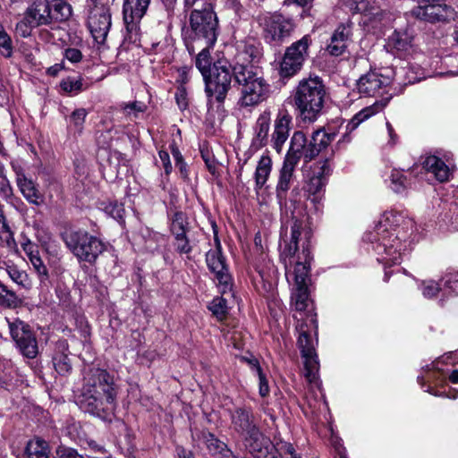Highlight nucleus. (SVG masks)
<instances>
[{"instance_id":"nucleus-42","label":"nucleus","mask_w":458,"mask_h":458,"mask_svg":"<svg viewBox=\"0 0 458 458\" xmlns=\"http://www.w3.org/2000/svg\"><path fill=\"white\" fill-rule=\"evenodd\" d=\"M30 261L38 275L40 282L44 284L48 281V270L39 255H31Z\"/></svg>"},{"instance_id":"nucleus-19","label":"nucleus","mask_w":458,"mask_h":458,"mask_svg":"<svg viewBox=\"0 0 458 458\" xmlns=\"http://www.w3.org/2000/svg\"><path fill=\"white\" fill-rule=\"evenodd\" d=\"M389 75L370 72L361 76L358 81L360 93L374 97L380 93L383 86L387 83Z\"/></svg>"},{"instance_id":"nucleus-46","label":"nucleus","mask_w":458,"mask_h":458,"mask_svg":"<svg viewBox=\"0 0 458 458\" xmlns=\"http://www.w3.org/2000/svg\"><path fill=\"white\" fill-rule=\"evenodd\" d=\"M174 246L176 251L180 254H188L192 250V247L186 234H181L180 236L175 235Z\"/></svg>"},{"instance_id":"nucleus-52","label":"nucleus","mask_w":458,"mask_h":458,"mask_svg":"<svg viewBox=\"0 0 458 458\" xmlns=\"http://www.w3.org/2000/svg\"><path fill=\"white\" fill-rule=\"evenodd\" d=\"M0 48L2 49V55L6 56L11 55V38L4 30H0Z\"/></svg>"},{"instance_id":"nucleus-1","label":"nucleus","mask_w":458,"mask_h":458,"mask_svg":"<svg viewBox=\"0 0 458 458\" xmlns=\"http://www.w3.org/2000/svg\"><path fill=\"white\" fill-rule=\"evenodd\" d=\"M196 66L203 76L209 103L225 101L231 89L232 76L242 86L241 106H257L269 96V85L250 64L233 65L228 59H196Z\"/></svg>"},{"instance_id":"nucleus-36","label":"nucleus","mask_w":458,"mask_h":458,"mask_svg":"<svg viewBox=\"0 0 458 458\" xmlns=\"http://www.w3.org/2000/svg\"><path fill=\"white\" fill-rule=\"evenodd\" d=\"M170 230L174 236L187 234L189 231V222L184 213L178 211L174 214L171 218Z\"/></svg>"},{"instance_id":"nucleus-14","label":"nucleus","mask_w":458,"mask_h":458,"mask_svg":"<svg viewBox=\"0 0 458 458\" xmlns=\"http://www.w3.org/2000/svg\"><path fill=\"white\" fill-rule=\"evenodd\" d=\"M150 0H125L123 21L129 32L137 31L138 23L145 14Z\"/></svg>"},{"instance_id":"nucleus-47","label":"nucleus","mask_w":458,"mask_h":458,"mask_svg":"<svg viewBox=\"0 0 458 458\" xmlns=\"http://www.w3.org/2000/svg\"><path fill=\"white\" fill-rule=\"evenodd\" d=\"M55 453L56 458H84L76 449L65 445L58 446Z\"/></svg>"},{"instance_id":"nucleus-40","label":"nucleus","mask_w":458,"mask_h":458,"mask_svg":"<svg viewBox=\"0 0 458 458\" xmlns=\"http://www.w3.org/2000/svg\"><path fill=\"white\" fill-rule=\"evenodd\" d=\"M309 45V38L305 36L292 44V46L287 48L284 57H303V55L307 54Z\"/></svg>"},{"instance_id":"nucleus-6","label":"nucleus","mask_w":458,"mask_h":458,"mask_svg":"<svg viewBox=\"0 0 458 458\" xmlns=\"http://www.w3.org/2000/svg\"><path fill=\"white\" fill-rule=\"evenodd\" d=\"M377 234L381 235L378 242L373 246L377 254V260L387 266L399 264L402 259L403 243L397 234L387 232L382 222L377 228Z\"/></svg>"},{"instance_id":"nucleus-49","label":"nucleus","mask_w":458,"mask_h":458,"mask_svg":"<svg viewBox=\"0 0 458 458\" xmlns=\"http://www.w3.org/2000/svg\"><path fill=\"white\" fill-rule=\"evenodd\" d=\"M4 170V165L0 163V194L4 198H8L12 195V187Z\"/></svg>"},{"instance_id":"nucleus-23","label":"nucleus","mask_w":458,"mask_h":458,"mask_svg":"<svg viewBox=\"0 0 458 458\" xmlns=\"http://www.w3.org/2000/svg\"><path fill=\"white\" fill-rule=\"evenodd\" d=\"M389 99H390V97H387L381 100H377L372 105L361 109L347 123L346 130L349 131L355 130L362 122L368 120L374 114L382 111L384 109V107L387 105Z\"/></svg>"},{"instance_id":"nucleus-18","label":"nucleus","mask_w":458,"mask_h":458,"mask_svg":"<svg viewBox=\"0 0 458 458\" xmlns=\"http://www.w3.org/2000/svg\"><path fill=\"white\" fill-rule=\"evenodd\" d=\"M352 36V28L349 24H340L331 36L327 46V52L333 56H339L345 53Z\"/></svg>"},{"instance_id":"nucleus-15","label":"nucleus","mask_w":458,"mask_h":458,"mask_svg":"<svg viewBox=\"0 0 458 458\" xmlns=\"http://www.w3.org/2000/svg\"><path fill=\"white\" fill-rule=\"evenodd\" d=\"M292 116L286 110L278 113L271 135V145L277 153L282 151L283 146L289 137Z\"/></svg>"},{"instance_id":"nucleus-59","label":"nucleus","mask_w":458,"mask_h":458,"mask_svg":"<svg viewBox=\"0 0 458 458\" xmlns=\"http://www.w3.org/2000/svg\"><path fill=\"white\" fill-rule=\"evenodd\" d=\"M145 108H146V106L143 103L137 102V101L127 104L124 106V110L127 111L128 114H130L131 111L144 112Z\"/></svg>"},{"instance_id":"nucleus-62","label":"nucleus","mask_w":458,"mask_h":458,"mask_svg":"<svg viewBox=\"0 0 458 458\" xmlns=\"http://www.w3.org/2000/svg\"><path fill=\"white\" fill-rule=\"evenodd\" d=\"M24 251L29 256V259H30L31 255H38V250L37 246L33 245L31 242H27L22 246Z\"/></svg>"},{"instance_id":"nucleus-54","label":"nucleus","mask_w":458,"mask_h":458,"mask_svg":"<svg viewBox=\"0 0 458 458\" xmlns=\"http://www.w3.org/2000/svg\"><path fill=\"white\" fill-rule=\"evenodd\" d=\"M7 273L10 278L18 284L24 285V283L27 279L26 274L19 271L15 267H9L7 269Z\"/></svg>"},{"instance_id":"nucleus-53","label":"nucleus","mask_w":458,"mask_h":458,"mask_svg":"<svg viewBox=\"0 0 458 458\" xmlns=\"http://www.w3.org/2000/svg\"><path fill=\"white\" fill-rule=\"evenodd\" d=\"M61 87L66 92H78L81 90V82L79 81L67 79L61 82Z\"/></svg>"},{"instance_id":"nucleus-30","label":"nucleus","mask_w":458,"mask_h":458,"mask_svg":"<svg viewBox=\"0 0 458 458\" xmlns=\"http://www.w3.org/2000/svg\"><path fill=\"white\" fill-rule=\"evenodd\" d=\"M302 225L298 219H293L291 222V238L290 242L285 245L282 252V256L284 258H293L299 249L298 242L301 234Z\"/></svg>"},{"instance_id":"nucleus-44","label":"nucleus","mask_w":458,"mask_h":458,"mask_svg":"<svg viewBox=\"0 0 458 458\" xmlns=\"http://www.w3.org/2000/svg\"><path fill=\"white\" fill-rule=\"evenodd\" d=\"M352 8L357 13H364L369 16H376L379 13L378 10H376L368 0H352Z\"/></svg>"},{"instance_id":"nucleus-24","label":"nucleus","mask_w":458,"mask_h":458,"mask_svg":"<svg viewBox=\"0 0 458 458\" xmlns=\"http://www.w3.org/2000/svg\"><path fill=\"white\" fill-rule=\"evenodd\" d=\"M296 165L297 164L293 163V161H284L276 185V196L278 199H283L286 197V193L290 189Z\"/></svg>"},{"instance_id":"nucleus-11","label":"nucleus","mask_w":458,"mask_h":458,"mask_svg":"<svg viewBox=\"0 0 458 458\" xmlns=\"http://www.w3.org/2000/svg\"><path fill=\"white\" fill-rule=\"evenodd\" d=\"M216 248L207 252L206 262L211 272L215 274L218 284L222 287L221 293L224 294L231 290L232 277L229 274L225 259L222 254L220 242L216 239Z\"/></svg>"},{"instance_id":"nucleus-37","label":"nucleus","mask_w":458,"mask_h":458,"mask_svg":"<svg viewBox=\"0 0 458 458\" xmlns=\"http://www.w3.org/2000/svg\"><path fill=\"white\" fill-rule=\"evenodd\" d=\"M292 300L297 311L306 310L309 302L308 285L296 286V292L293 294Z\"/></svg>"},{"instance_id":"nucleus-61","label":"nucleus","mask_w":458,"mask_h":458,"mask_svg":"<svg viewBox=\"0 0 458 458\" xmlns=\"http://www.w3.org/2000/svg\"><path fill=\"white\" fill-rule=\"evenodd\" d=\"M242 359L250 366V368L253 369L254 372H256V374L260 373V371H262L259 360L255 357H242Z\"/></svg>"},{"instance_id":"nucleus-9","label":"nucleus","mask_w":458,"mask_h":458,"mask_svg":"<svg viewBox=\"0 0 458 458\" xmlns=\"http://www.w3.org/2000/svg\"><path fill=\"white\" fill-rule=\"evenodd\" d=\"M259 23L266 40L270 43L282 42L293 30L292 20L280 13L264 14L259 17Z\"/></svg>"},{"instance_id":"nucleus-13","label":"nucleus","mask_w":458,"mask_h":458,"mask_svg":"<svg viewBox=\"0 0 458 458\" xmlns=\"http://www.w3.org/2000/svg\"><path fill=\"white\" fill-rule=\"evenodd\" d=\"M243 445L254 458H281L276 447L264 437L259 429L243 437Z\"/></svg>"},{"instance_id":"nucleus-50","label":"nucleus","mask_w":458,"mask_h":458,"mask_svg":"<svg viewBox=\"0 0 458 458\" xmlns=\"http://www.w3.org/2000/svg\"><path fill=\"white\" fill-rule=\"evenodd\" d=\"M444 287L450 290V292L458 293V273H448L444 278Z\"/></svg>"},{"instance_id":"nucleus-33","label":"nucleus","mask_w":458,"mask_h":458,"mask_svg":"<svg viewBox=\"0 0 458 458\" xmlns=\"http://www.w3.org/2000/svg\"><path fill=\"white\" fill-rule=\"evenodd\" d=\"M88 111L85 108L73 110L67 119V130L73 134L81 135L84 129V123Z\"/></svg>"},{"instance_id":"nucleus-35","label":"nucleus","mask_w":458,"mask_h":458,"mask_svg":"<svg viewBox=\"0 0 458 458\" xmlns=\"http://www.w3.org/2000/svg\"><path fill=\"white\" fill-rule=\"evenodd\" d=\"M301 67L302 63L299 59H281L276 68L280 77L287 79L299 72Z\"/></svg>"},{"instance_id":"nucleus-34","label":"nucleus","mask_w":458,"mask_h":458,"mask_svg":"<svg viewBox=\"0 0 458 458\" xmlns=\"http://www.w3.org/2000/svg\"><path fill=\"white\" fill-rule=\"evenodd\" d=\"M72 15V6L64 0H53L50 3L51 23L68 20Z\"/></svg>"},{"instance_id":"nucleus-60","label":"nucleus","mask_w":458,"mask_h":458,"mask_svg":"<svg viewBox=\"0 0 458 458\" xmlns=\"http://www.w3.org/2000/svg\"><path fill=\"white\" fill-rule=\"evenodd\" d=\"M245 53L249 55V57H259L262 55L259 48L252 43H248L246 45Z\"/></svg>"},{"instance_id":"nucleus-2","label":"nucleus","mask_w":458,"mask_h":458,"mask_svg":"<svg viewBox=\"0 0 458 458\" xmlns=\"http://www.w3.org/2000/svg\"><path fill=\"white\" fill-rule=\"evenodd\" d=\"M115 397L113 377L106 369L89 368L84 376L81 408L86 412L101 417L113 411Z\"/></svg>"},{"instance_id":"nucleus-26","label":"nucleus","mask_w":458,"mask_h":458,"mask_svg":"<svg viewBox=\"0 0 458 458\" xmlns=\"http://www.w3.org/2000/svg\"><path fill=\"white\" fill-rule=\"evenodd\" d=\"M270 112H263L257 119L255 124V137L253 139L254 146L262 148L268 142V131L270 128Z\"/></svg>"},{"instance_id":"nucleus-27","label":"nucleus","mask_w":458,"mask_h":458,"mask_svg":"<svg viewBox=\"0 0 458 458\" xmlns=\"http://www.w3.org/2000/svg\"><path fill=\"white\" fill-rule=\"evenodd\" d=\"M423 167L432 173L440 182L449 180L450 170L448 166L437 156L427 157L423 162Z\"/></svg>"},{"instance_id":"nucleus-63","label":"nucleus","mask_w":458,"mask_h":458,"mask_svg":"<svg viewBox=\"0 0 458 458\" xmlns=\"http://www.w3.org/2000/svg\"><path fill=\"white\" fill-rule=\"evenodd\" d=\"M64 57H82L83 53L81 49L78 48H66L64 51Z\"/></svg>"},{"instance_id":"nucleus-57","label":"nucleus","mask_w":458,"mask_h":458,"mask_svg":"<svg viewBox=\"0 0 458 458\" xmlns=\"http://www.w3.org/2000/svg\"><path fill=\"white\" fill-rule=\"evenodd\" d=\"M123 160L122 153L118 151H112L109 154L108 157V162L110 163L111 166H114L115 170H117L118 166L120 165V163Z\"/></svg>"},{"instance_id":"nucleus-41","label":"nucleus","mask_w":458,"mask_h":458,"mask_svg":"<svg viewBox=\"0 0 458 458\" xmlns=\"http://www.w3.org/2000/svg\"><path fill=\"white\" fill-rule=\"evenodd\" d=\"M209 310L213 315L218 319L223 320L226 318L228 308L227 301L223 297L215 298L209 305Z\"/></svg>"},{"instance_id":"nucleus-4","label":"nucleus","mask_w":458,"mask_h":458,"mask_svg":"<svg viewBox=\"0 0 458 458\" xmlns=\"http://www.w3.org/2000/svg\"><path fill=\"white\" fill-rule=\"evenodd\" d=\"M326 88L318 77L299 81L293 92V105L303 122L313 123L322 114Z\"/></svg>"},{"instance_id":"nucleus-8","label":"nucleus","mask_w":458,"mask_h":458,"mask_svg":"<svg viewBox=\"0 0 458 458\" xmlns=\"http://www.w3.org/2000/svg\"><path fill=\"white\" fill-rule=\"evenodd\" d=\"M12 339L21 353L29 359H34L38 353L37 338L30 326L20 318L7 320Z\"/></svg>"},{"instance_id":"nucleus-25","label":"nucleus","mask_w":458,"mask_h":458,"mask_svg":"<svg viewBox=\"0 0 458 458\" xmlns=\"http://www.w3.org/2000/svg\"><path fill=\"white\" fill-rule=\"evenodd\" d=\"M307 146L308 144L305 134L301 131H295L291 139L290 148L284 160L293 161V163L298 164L301 157H304Z\"/></svg>"},{"instance_id":"nucleus-39","label":"nucleus","mask_w":458,"mask_h":458,"mask_svg":"<svg viewBox=\"0 0 458 458\" xmlns=\"http://www.w3.org/2000/svg\"><path fill=\"white\" fill-rule=\"evenodd\" d=\"M53 363L56 372L61 376H66L72 371V362L66 353H55L53 357Z\"/></svg>"},{"instance_id":"nucleus-32","label":"nucleus","mask_w":458,"mask_h":458,"mask_svg":"<svg viewBox=\"0 0 458 458\" xmlns=\"http://www.w3.org/2000/svg\"><path fill=\"white\" fill-rule=\"evenodd\" d=\"M272 169V160L268 156H262L258 162L254 174L256 189H261L267 182Z\"/></svg>"},{"instance_id":"nucleus-16","label":"nucleus","mask_w":458,"mask_h":458,"mask_svg":"<svg viewBox=\"0 0 458 458\" xmlns=\"http://www.w3.org/2000/svg\"><path fill=\"white\" fill-rule=\"evenodd\" d=\"M25 21L30 27L50 24V3L47 0H33L26 11Z\"/></svg>"},{"instance_id":"nucleus-55","label":"nucleus","mask_w":458,"mask_h":458,"mask_svg":"<svg viewBox=\"0 0 458 458\" xmlns=\"http://www.w3.org/2000/svg\"><path fill=\"white\" fill-rule=\"evenodd\" d=\"M259 379V394L261 396L265 397L269 393V386L267 380L263 373V371H260V373H257Z\"/></svg>"},{"instance_id":"nucleus-38","label":"nucleus","mask_w":458,"mask_h":458,"mask_svg":"<svg viewBox=\"0 0 458 458\" xmlns=\"http://www.w3.org/2000/svg\"><path fill=\"white\" fill-rule=\"evenodd\" d=\"M20 303L21 300L17 294L0 282V305L8 308H15Z\"/></svg>"},{"instance_id":"nucleus-51","label":"nucleus","mask_w":458,"mask_h":458,"mask_svg":"<svg viewBox=\"0 0 458 458\" xmlns=\"http://www.w3.org/2000/svg\"><path fill=\"white\" fill-rule=\"evenodd\" d=\"M440 287L433 280L424 281L422 284V293L427 298H432L439 292Z\"/></svg>"},{"instance_id":"nucleus-29","label":"nucleus","mask_w":458,"mask_h":458,"mask_svg":"<svg viewBox=\"0 0 458 458\" xmlns=\"http://www.w3.org/2000/svg\"><path fill=\"white\" fill-rule=\"evenodd\" d=\"M411 46V39L408 35L397 31L393 33L386 44L387 51L393 55L407 52Z\"/></svg>"},{"instance_id":"nucleus-10","label":"nucleus","mask_w":458,"mask_h":458,"mask_svg":"<svg viewBox=\"0 0 458 458\" xmlns=\"http://www.w3.org/2000/svg\"><path fill=\"white\" fill-rule=\"evenodd\" d=\"M296 329L300 333L298 347L301 350L302 358L304 359V375L309 382L313 383L317 380V375L319 369L318 356L315 352L310 336L304 329V323L298 321Z\"/></svg>"},{"instance_id":"nucleus-20","label":"nucleus","mask_w":458,"mask_h":458,"mask_svg":"<svg viewBox=\"0 0 458 458\" xmlns=\"http://www.w3.org/2000/svg\"><path fill=\"white\" fill-rule=\"evenodd\" d=\"M335 137V133H327L322 129L315 131L305 149V162H310L314 159L323 149L327 148L331 144Z\"/></svg>"},{"instance_id":"nucleus-3","label":"nucleus","mask_w":458,"mask_h":458,"mask_svg":"<svg viewBox=\"0 0 458 458\" xmlns=\"http://www.w3.org/2000/svg\"><path fill=\"white\" fill-rule=\"evenodd\" d=\"M192 37L186 43L189 55L195 57H209L210 48L216 41L218 20L210 3L201 8H194L189 15Z\"/></svg>"},{"instance_id":"nucleus-21","label":"nucleus","mask_w":458,"mask_h":458,"mask_svg":"<svg viewBox=\"0 0 458 458\" xmlns=\"http://www.w3.org/2000/svg\"><path fill=\"white\" fill-rule=\"evenodd\" d=\"M330 174V165L328 159H325L323 163L318 167V170L313 171L312 176L309 179L305 190L310 195H313V200H316L324 190L327 183V179Z\"/></svg>"},{"instance_id":"nucleus-22","label":"nucleus","mask_w":458,"mask_h":458,"mask_svg":"<svg viewBox=\"0 0 458 458\" xmlns=\"http://www.w3.org/2000/svg\"><path fill=\"white\" fill-rule=\"evenodd\" d=\"M311 260L310 245L302 243V250L297 255L294 267V281L296 286L309 285L310 262Z\"/></svg>"},{"instance_id":"nucleus-56","label":"nucleus","mask_w":458,"mask_h":458,"mask_svg":"<svg viewBox=\"0 0 458 458\" xmlns=\"http://www.w3.org/2000/svg\"><path fill=\"white\" fill-rule=\"evenodd\" d=\"M158 156L163 163L165 174H169L172 172V164L170 162L169 154L165 150H160Z\"/></svg>"},{"instance_id":"nucleus-48","label":"nucleus","mask_w":458,"mask_h":458,"mask_svg":"<svg viewBox=\"0 0 458 458\" xmlns=\"http://www.w3.org/2000/svg\"><path fill=\"white\" fill-rule=\"evenodd\" d=\"M105 210L106 214L118 221L123 220V218L124 208L123 204H119L117 202L110 203L105 208Z\"/></svg>"},{"instance_id":"nucleus-43","label":"nucleus","mask_w":458,"mask_h":458,"mask_svg":"<svg viewBox=\"0 0 458 458\" xmlns=\"http://www.w3.org/2000/svg\"><path fill=\"white\" fill-rule=\"evenodd\" d=\"M391 187L394 191L400 193L406 188V177L399 171H393L390 176Z\"/></svg>"},{"instance_id":"nucleus-58","label":"nucleus","mask_w":458,"mask_h":458,"mask_svg":"<svg viewBox=\"0 0 458 458\" xmlns=\"http://www.w3.org/2000/svg\"><path fill=\"white\" fill-rule=\"evenodd\" d=\"M278 448L284 454L289 455V457H293L298 454L291 443H281Z\"/></svg>"},{"instance_id":"nucleus-12","label":"nucleus","mask_w":458,"mask_h":458,"mask_svg":"<svg viewBox=\"0 0 458 458\" xmlns=\"http://www.w3.org/2000/svg\"><path fill=\"white\" fill-rule=\"evenodd\" d=\"M411 13L417 19L430 23L449 22L456 16L455 10L445 4H420L415 7Z\"/></svg>"},{"instance_id":"nucleus-5","label":"nucleus","mask_w":458,"mask_h":458,"mask_svg":"<svg viewBox=\"0 0 458 458\" xmlns=\"http://www.w3.org/2000/svg\"><path fill=\"white\" fill-rule=\"evenodd\" d=\"M66 247L80 260L94 263L105 250V244L85 230L66 232L63 235Z\"/></svg>"},{"instance_id":"nucleus-31","label":"nucleus","mask_w":458,"mask_h":458,"mask_svg":"<svg viewBox=\"0 0 458 458\" xmlns=\"http://www.w3.org/2000/svg\"><path fill=\"white\" fill-rule=\"evenodd\" d=\"M48 455L49 446L45 440L36 437L27 443L24 458H48Z\"/></svg>"},{"instance_id":"nucleus-17","label":"nucleus","mask_w":458,"mask_h":458,"mask_svg":"<svg viewBox=\"0 0 458 458\" xmlns=\"http://www.w3.org/2000/svg\"><path fill=\"white\" fill-rule=\"evenodd\" d=\"M231 420L233 428L242 437L259 429L250 409L236 408L231 413Z\"/></svg>"},{"instance_id":"nucleus-7","label":"nucleus","mask_w":458,"mask_h":458,"mask_svg":"<svg viewBox=\"0 0 458 458\" xmlns=\"http://www.w3.org/2000/svg\"><path fill=\"white\" fill-rule=\"evenodd\" d=\"M94 5L88 17V27L94 41L103 46L110 30L111 12L108 1L91 0Z\"/></svg>"},{"instance_id":"nucleus-64","label":"nucleus","mask_w":458,"mask_h":458,"mask_svg":"<svg viewBox=\"0 0 458 458\" xmlns=\"http://www.w3.org/2000/svg\"><path fill=\"white\" fill-rule=\"evenodd\" d=\"M176 453L179 458H193L192 452L186 450L182 446H178L176 448Z\"/></svg>"},{"instance_id":"nucleus-45","label":"nucleus","mask_w":458,"mask_h":458,"mask_svg":"<svg viewBox=\"0 0 458 458\" xmlns=\"http://www.w3.org/2000/svg\"><path fill=\"white\" fill-rule=\"evenodd\" d=\"M210 437L211 438L208 440V446L211 451L214 450L216 452H219L223 454V456L227 458L233 457V453L227 448L225 443L215 438L213 435H210Z\"/></svg>"},{"instance_id":"nucleus-28","label":"nucleus","mask_w":458,"mask_h":458,"mask_svg":"<svg viewBox=\"0 0 458 458\" xmlns=\"http://www.w3.org/2000/svg\"><path fill=\"white\" fill-rule=\"evenodd\" d=\"M17 184L23 197L30 203L39 206L43 202V197L38 192L35 183L24 174H18Z\"/></svg>"}]
</instances>
